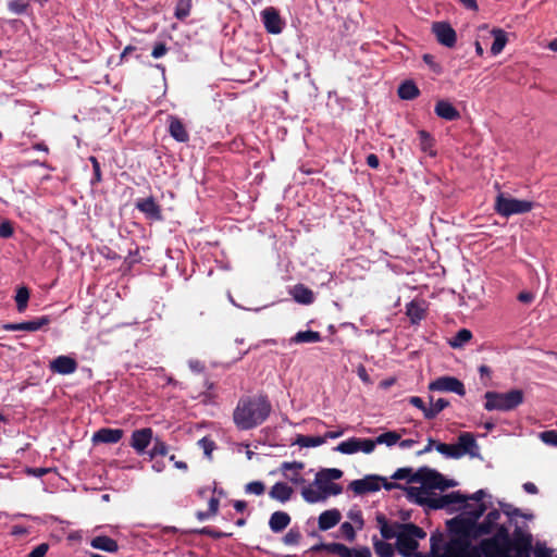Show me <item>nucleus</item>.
Instances as JSON below:
<instances>
[{
  "instance_id": "nucleus-18",
  "label": "nucleus",
  "mask_w": 557,
  "mask_h": 557,
  "mask_svg": "<svg viewBox=\"0 0 557 557\" xmlns=\"http://www.w3.org/2000/svg\"><path fill=\"white\" fill-rule=\"evenodd\" d=\"M304 468L305 463L301 461H284L280 469L288 481L298 485L305 483V479L299 473Z\"/></svg>"
},
{
  "instance_id": "nucleus-52",
  "label": "nucleus",
  "mask_w": 557,
  "mask_h": 557,
  "mask_svg": "<svg viewBox=\"0 0 557 557\" xmlns=\"http://www.w3.org/2000/svg\"><path fill=\"white\" fill-rule=\"evenodd\" d=\"M532 550L534 557H553V549L548 548L544 542H536Z\"/></svg>"
},
{
  "instance_id": "nucleus-42",
  "label": "nucleus",
  "mask_w": 557,
  "mask_h": 557,
  "mask_svg": "<svg viewBox=\"0 0 557 557\" xmlns=\"http://www.w3.org/2000/svg\"><path fill=\"white\" fill-rule=\"evenodd\" d=\"M339 545H341V543H337V542H332V543L321 542L319 544L311 546L308 550H306L304 553V555L307 553H319L321 550H325L329 554L337 556L338 548H341Z\"/></svg>"
},
{
  "instance_id": "nucleus-58",
  "label": "nucleus",
  "mask_w": 557,
  "mask_h": 557,
  "mask_svg": "<svg viewBox=\"0 0 557 557\" xmlns=\"http://www.w3.org/2000/svg\"><path fill=\"white\" fill-rule=\"evenodd\" d=\"M28 3L24 0H13L9 3V9L15 14H22L26 11Z\"/></svg>"
},
{
  "instance_id": "nucleus-25",
  "label": "nucleus",
  "mask_w": 557,
  "mask_h": 557,
  "mask_svg": "<svg viewBox=\"0 0 557 557\" xmlns=\"http://www.w3.org/2000/svg\"><path fill=\"white\" fill-rule=\"evenodd\" d=\"M90 546L95 549H100L107 553H116L119 544L115 540L107 535H98L91 539Z\"/></svg>"
},
{
  "instance_id": "nucleus-14",
  "label": "nucleus",
  "mask_w": 557,
  "mask_h": 557,
  "mask_svg": "<svg viewBox=\"0 0 557 557\" xmlns=\"http://www.w3.org/2000/svg\"><path fill=\"white\" fill-rule=\"evenodd\" d=\"M261 18L268 33H282L284 23L276 9H274L273 7L265 8L261 12Z\"/></svg>"
},
{
  "instance_id": "nucleus-10",
  "label": "nucleus",
  "mask_w": 557,
  "mask_h": 557,
  "mask_svg": "<svg viewBox=\"0 0 557 557\" xmlns=\"http://www.w3.org/2000/svg\"><path fill=\"white\" fill-rule=\"evenodd\" d=\"M380 481H385V478L376 474H370L364 476L363 479L354 480L348 485V488L351 490L357 495L377 492L381 488Z\"/></svg>"
},
{
  "instance_id": "nucleus-22",
  "label": "nucleus",
  "mask_w": 557,
  "mask_h": 557,
  "mask_svg": "<svg viewBox=\"0 0 557 557\" xmlns=\"http://www.w3.org/2000/svg\"><path fill=\"white\" fill-rule=\"evenodd\" d=\"M294 490L285 482H276L269 491L270 498L277 500L282 504L290 500Z\"/></svg>"
},
{
  "instance_id": "nucleus-49",
  "label": "nucleus",
  "mask_w": 557,
  "mask_h": 557,
  "mask_svg": "<svg viewBox=\"0 0 557 557\" xmlns=\"http://www.w3.org/2000/svg\"><path fill=\"white\" fill-rule=\"evenodd\" d=\"M265 485L262 481H251L245 485V492L260 496L264 493Z\"/></svg>"
},
{
  "instance_id": "nucleus-15",
  "label": "nucleus",
  "mask_w": 557,
  "mask_h": 557,
  "mask_svg": "<svg viewBox=\"0 0 557 557\" xmlns=\"http://www.w3.org/2000/svg\"><path fill=\"white\" fill-rule=\"evenodd\" d=\"M50 370L54 373L67 375L77 370V361L70 356H59L50 362Z\"/></svg>"
},
{
  "instance_id": "nucleus-62",
  "label": "nucleus",
  "mask_w": 557,
  "mask_h": 557,
  "mask_svg": "<svg viewBox=\"0 0 557 557\" xmlns=\"http://www.w3.org/2000/svg\"><path fill=\"white\" fill-rule=\"evenodd\" d=\"M49 549V546L47 543H41L37 545L28 555L27 557H45L47 552Z\"/></svg>"
},
{
  "instance_id": "nucleus-54",
  "label": "nucleus",
  "mask_w": 557,
  "mask_h": 557,
  "mask_svg": "<svg viewBox=\"0 0 557 557\" xmlns=\"http://www.w3.org/2000/svg\"><path fill=\"white\" fill-rule=\"evenodd\" d=\"M540 438L546 445L557 447V431H555V430L543 431L540 433Z\"/></svg>"
},
{
  "instance_id": "nucleus-21",
  "label": "nucleus",
  "mask_w": 557,
  "mask_h": 557,
  "mask_svg": "<svg viewBox=\"0 0 557 557\" xmlns=\"http://www.w3.org/2000/svg\"><path fill=\"white\" fill-rule=\"evenodd\" d=\"M406 314L412 324L420 323L426 314V307L423 300H412L406 306Z\"/></svg>"
},
{
  "instance_id": "nucleus-31",
  "label": "nucleus",
  "mask_w": 557,
  "mask_h": 557,
  "mask_svg": "<svg viewBox=\"0 0 557 557\" xmlns=\"http://www.w3.org/2000/svg\"><path fill=\"white\" fill-rule=\"evenodd\" d=\"M397 94L403 100H413L420 95V90L412 81H405L399 85Z\"/></svg>"
},
{
  "instance_id": "nucleus-45",
  "label": "nucleus",
  "mask_w": 557,
  "mask_h": 557,
  "mask_svg": "<svg viewBox=\"0 0 557 557\" xmlns=\"http://www.w3.org/2000/svg\"><path fill=\"white\" fill-rule=\"evenodd\" d=\"M169 451V446L165 442L160 438H154L153 445L149 450L150 459H154L157 456H165Z\"/></svg>"
},
{
  "instance_id": "nucleus-57",
  "label": "nucleus",
  "mask_w": 557,
  "mask_h": 557,
  "mask_svg": "<svg viewBox=\"0 0 557 557\" xmlns=\"http://www.w3.org/2000/svg\"><path fill=\"white\" fill-rule=\"evenodd\" d=\"M331 480L324 474L322 470H320L315 474L314 484L318 486V488L323 493L324 488L327 487V485L331 484Z\"/></svg>"
},
{
  "instance_id": "nucleus-1",
  "label": "nucleus",
  "mask_w": 557,
  "mask_h": 557,
  "mask_svg": "<svg viewBox=\"0 0 557 557\" xmlns=\"http://www.w3.org/2000/svg\"><path fill=\"white\" fill-rule=\"evenodd\" d=\"M495 534L473 548L472 557H531L533 536L516 525L512 535L505 524H498Z\"/></svg>"
},
{
  "instance_id": "nucleus-51",
  "label": "nucleus",
  "mask_w": 557,
  "mask_h": 557,
  "mask_svg": "<svg viewBox=\"0 0 557 557\" xmlns=\"http://www.w3.org/2000/svg\"><path fill=\"white\" fill-rule=\"evenodd\" d=\"M339 530L346 541L351 543L356 540V531L350 522H343Z\"/></svg>"
},
{
  "instance_id": "nucleus-47",
  "label": "nucleus",
  "mask_w": 557,
  "mask_h": 557,
  "mask_svg": "<svg viewBox=\"0 0 557 557\" xmlns=\"http://www.w3.org/2000/svg\"><path fill=\"white\" fill-rule=\"evenodd\" d=\"M191 9V0H178L175 7L174 15L178 20L186 18Z\"/></svg>"
},
{
  "instance_id": "nucleus-12",
  "label": "nucleus",
  "mask_w": 557,
  "mask_h": 557,
  "mask_svg": "<svg viewBox=\"0 0 557 557\" xmlns=\"http://www.w3.org/2000/svg\"><path fill=\"white\" fill-rule=\"evenodd\" d=\"M51 322L49 315H41L34 320L18 322V323H4L2 330L8 332L25 331V332H37L44 326H47Z\"/></svg>"
},
{
  "instance_id": "nucleus-55",
  "label": "nucleus",
  "mask_w": 557,
  "mask_h": 557,
  "mask_svg": "<svg viewBox=\"0 0 557 557\" xmlns=\"http://www.w3.org/2000/svg\"><path fill=\"white\" fill-rule=\"evenodd\" d=\"M499 505L502 511L509 518L510 521H513L516 517L521 515V510L513 507L511 504L499 503Z\"/></svg>"
},
{
  "instance_id": "nucleus-53",
  "label": "nucleus",
  "mask_w": 557,
  "mask_h": 557,
  "mask_svg": "<svg viewBox=\"0 0 557 557\" xmlns=\"http://www.w3.org/2000/svg\"><path fill=\"white\" fill-rule=\"evenodd\" d=\"M198 445L203 449L206 457L211 459L212 451L215 449V443L208 437H202L198 441Z\"/></svg>"
},
{
  "instance_id": "nucleus-4",
  "label": "nucleus",
  "mask_w": 557,
  "mask_h": 557,
  "mask_svg": "<svg viewBox=\"0 0 557 557\" xmlns=\"http://www.w3.org/2000/svg\"><path fill=\"white\" fill-rule=\"evenodd\" d=\"M271 403L267 395L240 397L233 412L238 430L248 431L261 425L270 416Z\"/></svg>"
},
{
  "instance_id": "nucleus-64",
  "label": "nucleus",
  "mask_w": 557,
  "mask_h": 557,
  "mask_svg": "<svg viewBox=\"0 0 557 557\" xmlns=\"http://www.w3.org/2000/svg\"><path fill=\"white\" fill-rule=\"evenodd\" d=\"M166 52H168V48H166L165 44L157 42L152 48L151 55L154 59H159V58L163 57Z\"/></svg>"
},
{
  "instance_id": "nucleus-26",
  "label": "nucleus",
  "mask_w": 557,
  "mask_h": 557,
  "mask_svg": "<svg viewBox=\"0 0 557 557\" xmlns=\"http://www.w3.org/2000/svg\"><path fill=\"white\" fill-rule=\"evenodd\" d=\"M388 540H384L383 537L380 540L376 535L372 537L373 549L377 557H394L396 549V544L393 545L387 542Z\"/></svg>"
},
{
  "instance_id": "nucleus-50",
  "label": "nucleus",
  "mask_w": 557,
  "mask_h": 557,
  "mask_svg": "<svg viewBox=\"0 0 557 557\" xmlns=\"http://www.w3.org/2000/svg\"><path fill=\"white\" fill-rule=\"evenodd\" d=\"M377 445L376 437L372 438H358L359 451L371 454Z\"/></svg>"
},
{
  "instance_id": "nucleus-20",
  "label": "nucleus",
  "mask_w": 557,
  "mask_h": 557,
  "mask_svg": "<svg viewBox=\"0 0 557 557\" xmlns=\"http://www.w3.org/2000/svg\"><path fill=\"white\" fill-rule=\"evenodd\" d=\"M342 513L338 509L333 508L320 513L318 518V528L320 531H327L341 522Z\"/></svg>"
},
{
  "instance_id": "nucleus-6",
  "label": "nucleus",
  "mask_w": 557,
  "mask_h": 557,
  "mask_svg": "<svg viewBox=\"0 0 557 557\" xmlns=\"http://www.w3.org/2000/svg\"><path fill=\"white\" fill-rule=\"evenodd\" d=\"M532 208L533 202L516 199L503 193L498 194L495 200V210L502 216L525 213L531 211Z\"/></svg>"
},
{
  "instance_id": "nucleus-11",
  "label": "nucleus",
  "mask_w": 557,
  "mask_h": 557,
  "mask_svg": "<svg viewBox=\"0 0 557 557\" xmlns=\"http://www.w3.org/2000/svg\"><path fill=\"white\" fill-rule=\"evenodd\" d=\"M432 33L444 47L453 48L457 42L456 30L447 22H434L432 24Z\"/></svg>"
},
{
  "instance_id": "nucleus-41",
  "label": "nucleus",
  "mask_w": 557,
  "mask_h": 557,
  "mask_svg": "<svg viewBox=\"0 0 557 557\" xmlns=\"http://www.w3.org/2000/svg\"><path fill=\"white\" fill-rule=\"evenodd\" d=\"M335 450L345 455L356 454L359 451L358 437H350L347 441L339 443L335 447Z\"/></svg>"
},
{
  "instance_id": "nucleus-17",
  "label": "nucleus",
  "mask_w": 557,
  "mask_h": 557,
  "mask_svg": "<svg viewBox=\"0 0 557 557\" xmlns=\"http://www.w3.org/2000/svg\"><path fill=\"white\" fill-rule=\"evenodd\" d=\"M136 208L146 215L147 219L153 221L162 220V212L160 206L153 197L139 199L136 202Z\"/></svg>"
},
{
  "instance_id": "nucleus-30",
  "label": "nucleus",
  "mask_w": 557,
  "mask_h": 557,
  "mask_svg": "<svg viewBox=\"0 0 557 557\" xmlns=\"http://www.w3.org/2000/svg\"><path fill=\"white\" fill-rule=\"evenodd\" d=\"M463 508L466 509V516H457L456 518H460L463 521H478L486 511L487 506L484 503H479L475 507H472L470 504L462 503Z\"/></svg>"
},
{
  "instance_id": "nucleus-5",
  "label": "nucleus",
  "mask_w": 557,
  "mask_h": 557,
  "mask_svg": "<svg viewBox=\"0 0 557 557\" xmlns=\"http://www.w3.org/2000/svg\"><path fill=\"white\" fill-rule=\"evenodd\" d=\"M484 408L487 411H510L519 407L524 400L522 389H510L506 393L486 392Z\"/></svg>"
},
{
  "instance_id": "nucleus-44",
  "label": "nucleus",
  "mask_w": 557,
  "mask_h": 557,
  "mask_svg": "<svg viewBox=\"0 0 557 557\" xmlns=\"http://www.w3.org/2000/svg\"><path fill=\"white\" fill-rule=\"evenodd\" d=\"M302 498L309 504H315L325 500V496L322 492L313 490L311 486L304 487L301 491Z\"/></svg>"
},
{
  "instance_id": "nucleus-27",
  "label": "nucleus",
  "mask_w": 557,
  "mask_h": 557,
  "mask_svg": "<svg viewBox=\"0 0 557 557\" xmlns=\"http://www.w3.org/2000/svg\"><path fill=\"white\" fill-rule=\"evenodd\" d=\"M405 490L407 492V498L409 502L416 503L421 506H426L429 508L430 498H432L433 496H428V492L424 487L410 486L405 487Z\"/></svg>"
},
{
  "instance_id": "nucleus-23",
  "label": "nucleus",
  "mask_w": 557,
  "mask_h": 557,
  "mask_svg": "<svg viewBox=\"0 0 557 557\" xmlns=\"http://www.w3.org/2000/svg\"><path fill=\"white\" fill-rule=\"evenodd\" d=\"M292 521L290 516L286 511H274L269 519V528L273 533H280L285 530Z\"/></svg>"
},
{
  "instance_id": "nucleus-32",
  "label": "nucleus",
  "mask_w": 557,
  "mask_h": 557,
  "mask_svg": "<svg viewBox=\"0 0 557 557\" xmlns=\"http://www.w3.org/2000/svg\"><path fill=\"white\" fill-rule=\"evenodd\" d=\"M293 297L298 304L310 305L314 301L313 292L302 284L294 287Z\"/></svg>"
},
{
  "instance_id": "nucleus-61",
  "label": "nucleus",
  "mask_w": 557,
  "mask_h": 557,
  "mask_svg": "<svg viewBox=\"0 0 557 557\" xmlns=\"http://www.w3.org/2000/svg\"><path fill=\"white\" fill-rule=\"evenodd\" d=\"M343 492V487L338 483L331 482L330 485H327L326 488H324V492L322 493L325 496V499L331 495H339Z\"/></svg>"
},
{
  "instance_id": "nucleus-29",
  "label": "nucleus",
  "mask_w": 557,
  "mask_h": 557,
  "mask_svg": "<svg viewBox=\"0 0 557 557\" xmlns=\"http://www.w3.org/2000/svg\"><path fill=\"white\" fill-rule=\"evenodd\" d=\"M337 557H372L371 549L368 546L348 547L341 543Z\"/></svg>"
},
{
  "instance_id": "nucleus-35",
  "label": "nucleus",
  "mask_w": 557,
  "mask_h": 557,
  "mask_svg": "<svg viewBox=\"0 0 557 557\" xmlns=\"http://www.w3.org/2000/svg\"><path fill=\"white\" fill-rule=\"evenodd\" d=\"M432 406L424 410V418L426 420L434 419L441 411L449 406V401L445 398H438L435 403H433V397H430Z\"/></svg>"
},
{
  "instance_id": "nucleus-46",
  "label": "nucleus",
  "mask_w": 557,
  "mask_h": 557,
  "mask_svg": "<svg viewBox=\"0 0 557 557\" xmlns=\"http://www.w3.org/2000/svg\"><path fill=\"white\" fill-rule=\"evenodd\" d=\"M193 533H197V534H200V535H207V536L212 537L214 540H220V539L232 536V533H225V532H222L220 530L213 529L211 527H203L201 529L193 531Z\"/></svg>"
},
{
  "instance_id": "nucleus-16",
  "label": "nucleus",
  "mask_w": 557,
  "mask_h": 557,
  "mask_svg": "<svg viewBox=\"0 0 557 557\" xmlns=\"http://www.w3.org/2000/svg\"><path fill=\"white\" fill-rule=\"evenodd\" d=\"M166 123L169 134L173 139L178 143H187L189 140V133L180 117L176 115H169Z\"/></svg>"
},
{
  "instance_id": "nucleus-40",
  "label": "nucleus",
  "mask_w": 557,
  "mask_h": 557,
  "mask_svg": "<svg viewBox=\"0 0 557 557\" xmlns=\"http://www.w3.org/2000/svg\"><path fill=\"white\" fill-rule=\"evenodd\" d=\"M435 449L448 458H455L458 459L462 457V451H459L458 445H449L445 443H437L435 445Z\"/></svg>"
},
{
  "instance_id": "nucleus-38",
  "label": "nucleus",
  "mask_w": 557,
  "mask_h": 557,
  "mask_svg": "<svg viewBox=\"0 0 557 557\" xmlns=\"http://www.w3.org/2000/svg\"><path fill=\"white\" fill-rule=\"evenodd\" d=\"M325 443V437L298 435L294 442L300 447H318Z\"/></svg>"
},
{
  "instance_id": "nucleus-34",
  "label": "nucleus",
  "mask_w": 557,
  "mask_h": 557,
  "mask_svg": "<svg viewBox=\"0 0 557 557\" xmlns=\"http://www.w3.org/2000/svg\"><path fill=\"white\" fill-rule=\"evenodd\" d=\"M418 136H419V140H420V149L429 154L430 157H435L436 156V151L433 149L434 147V139L433 137L430 135V133H428L426 131H419L418 132Z\"/></svg>"
},
{
  "instance_id": "nucleus-3",
  "label": "nucleus",
  "mask_w": 557,
  "mask_h": 557,
  "mask_svg": "<svg viewBox=\"0 0 557 557\" xmlns=\"http://www.w3.org/2000/svg\"><path fill=\"white\" fill-rule=\"evenodd\" d=\"M375 520L384 540L396 539V549L401 557L413 556L419 547V540L426 537V532L414 523H389L383 513H377Z\"/></svg>"
},
{
  "instance_id": "nucleus-56",
  "label": "nucleus",
  "mask_w": 557,
  "mask_h": 557,
  "mask_svg": "<svg viewBox=\"0 0 557 557\" xmlns=\"http://www.w3.org/2000/svg\"><path fill=\"white\" fill-rule=\"evenodd\" d=\"M348 518L357 524V528L361 530L364 525L362 511L360 509H350L347 513Z\"/></svg>"
},
{
  "instance_id": "nucleus-39",
  "label": "nucleus",
  "mask_w": 557,
  "mask_h": 557,
  "mask_svg": "<svg viewBox=\"0 0 557 557\" xmlns=\"http://www.w3.org/2000/svg\"><path fill=\"white\" fill-rule=\"evenodd\" d=\"M16 309L20 313L24 312L27 308L29 300V289L26 286H21L15 295Z\"/></svg>"
},
{
  "instance_id": "nucleus-9",
  "label": "nucleus",
  "mask_w": 557,
  "mask_h": 557,
  "mask_svg": "<svg viewBox=\"0 0 557 557\" xmlns=\"http://www.w3.org/2000/svg\"><path fill=\"white\" fill-rule=\"evenodd\" d=\"M441 480L442 473L428 467L419 468L410 478V482H419L425 490H437Z\"/></svg>"
},
{
  "instance_id": "nucleus-8",
  "label": "nucleus",
  "mask_w": 557,
  "mask_h": 557,
  "mask_svg": "<svg viewBox=\"0 0 557 557\" xmlns=\"http://www.w3.org/2000/svg\"><path fill=\"white\" fill-rule=\"evenodd\" d=\"M467 500V495L461 494L459 491H455L445 495H434L432 498H430L429 508L432 510L447 509V511L451 513L456 509L450 508V505L466 503Z\"/></svg>"
},
{
  "instance_id": "nucleus-13",
  "label": "nucleus",
  "mask_w": 557,
  "mask_h": 557,
  "mask_svg": "<svg viewBox=\"0 0 557 557\" xmlns=\"http://www.w3.org/2000/svg\"><path fill=\"white\" fill-rule=\"evenodd\" d=\"M153 431L151 428H143L133 431L131 435L129 446L135 449L138 455L146 453V449L151 444Z\"/></svg>"
},
{
  "instance_id": "nucleus-7",
  "label": "nucleus",
  "mask_w": 557,
  "mask_h": 557,
  "mask_svg": "<svg viewBox=\"0 0 557 557\" xmlns=\"http://www.w3.org/2000/svg\"><path fill=\"white\" fill-rule=\"evenodd\" d=\"M428 388L432 392H449L459 396L466 395V387L463 383L459 379L449 375H443L435 379L429 383Z\"/></svg>"
},
{
  "instance_id": "nucleus-37",
  "label": "nucleus",
  "mask_w": 557,
  "mask_h": 557,
  "mask_svg": "<svg viewBox=\"0 0 557 557\" xmlns=\"http://www.w3.org/2000/svg\"><path fill=\"white\" fill-rule=\"evenodd\" d=\"M492 33L494 35V41L491 47V52L493 55H497L505 48L507 42V36L506 33L502 29H494Z\"/></svg>"
},
{
  "instance_id": "nucleus-43",
  "label": "nucleus",
  "mask_w": 557,
  "mask_h": 557,
  "mask_svg": "<svg viewBox=\"0 0 557 557\" xmlns=\"http://www.w3.org/2000/svg\"><path fill=\"white\" fill-rule=\"evenodd\" d=\"M401 434L396 431H387L376 436L377 445L384 444L388 447L399 442Z\"/></svg>"
},
{
  "instance_id": "nucleus-60",
  "label": "nucleus",
  "mask_w": 557,
  "mask_h": 557,
  "mask_svg": "<svg viewBox=\"0 0 557 557\" xmlns=\"http://www.w3.org/2000/svg\"><path fill=\"white\" fill-rule=\"evenodd\" d=\"M413 475L411 468H399L391 476L393 480H405L410 482V478Z\"/></svg>"
},
{
  "instance_id": "nucleus-28",
  "label": "nucleus",
  "mask_w": 557,
  "mask_h": 557,
  "mask_svg": "<svg viewBox=\"0 0 557 557\" xmlns=\"http://www.w3.org/2000/svg\"><path fill=\"white\" fill-rule=\"evenodd\" d=\"M457 445L459 447V451H462V456L466 454H469L471 456L476 455V453L474 450L478 449V444L475 442L474 436L471 433H469V432L461 433L458 437Z\"/></svg>"
},
{
  "instance_id": "nucleus-48",
  "label": "nucleus",
  "mask_w": 557,
  "mask_h": 557,
  "mask_svg": "<svg viewBox=\"0 0 557 557\" xmlns=\"http://www.w3.org/2000/svg\"><path fill=\"white\" fill-rule=\"evenodd\" d=\"M301 540V533L298 528H290L283 536L282 542L287 546L298 545Z\"/></svg>"
},
{
  "instance_id": "nucleus-33",
  "label": "nucleus",
  "mask_w": 557,
  "mask_h": 557,
  "mask_svg": "<svg viewBox=\"0 0 557 557\" xmlns=\"http://www.w3.org/2000/svg\"><path fill=\"white\" fill-rule=\"evenodd\" d=\"M322 336L319 332L307 330L297 332L292 338V344L318 343L321 342Z\"/></svg>"
},
{
  "instance_id": "nucleus-24",
  "label": "nucleus",
  "mask_w": 557,
  "mask_h": 557,
  "mask_svg": "<svg viewBox=\"0 0 557 557\" xmlns=\"http://www.w3.org/2000/svg\"><path fill=\"white\" fill-rule=\"evenodd\" d=\"M434 111L438 117L446 121H454L460 116L458 110L447 100H438Z\"/></svg>"
},
{
  "instance_id": "nucleus-2",
  "label": "nucleus",
  "mask_w": 557,
  "mask_h": 557,
  "mask_svg": "<svg viewBox=\"0 0 557 557\" xmlns=\"http://www.w3.org/2000/svg\"><path fill=\"white\" fill-rule=\"evenodd\" d=\"M446 524L451 539L446 544L444 557L474 556L473 548H476V545H472V540H476L482 535H488L496 528L487 518H484L482 522L451 518Z\"/></svg>"
},
{
  "instance_id": "nucleus-59",
  "label": "nucleus",
  "mask_w": 557,
  "mask_h": 557,
  "mask_svg": "<svg viewBox=\"0 0 557 557\" xmlns=\"http://www.w3.org/2000/svg\"><path fill=\"white\" fill-rule=\"evenodd\" d=\"M89 161L91 162L92 164V170H94V177L91 178V184H96V183H100L101 182V169H100V163L99 161L97 160L96 157H89Z\"/></svg>"
},
{
  "instance_id": "nucleus-19",
  "label": "nucleus",
  "mask_w": 557,
  "mask_h": 557,
  "mask_svg": "<svg viewBox=\"0 0 557 557\" xmlns=\"http://www.w3.org/2000/svg\"><path fill=\"white\" fill-rule=\"evenodd\" d=\"M124 431L122 429L102 428L94 433V443L115 444L123 437Z\"/></svg>"
},
{
  "instance_id": "nucleus-63",
  "label": "nucleus",
  "mask_w": 557,
  "mask_h": 557,
  "mask_svg": "<svg viewBox=\"0 0 557 557\" xmlns=\"http://www.w3.org/2000/svg\"><path fill=\"white\" fill-rule=\"evenodd\" d=\"M51 471V468H26L25 472L35 478H42Z\"/></svg>"
},
{
  "instance_id": "nucleus-36",
  "label": "nucleus",
  "mask_w": 557,
  "mask_h": 557,
  "mask_svg": "<svg viewBox=\"0 0 557 557\" xmlns=\"http://www.w3.org/2000/svg\"><path fill=\"white\" fill-rule=\"evenodd\" d=\"M472 338V333L468 329H460L448 342L453 348H461Z\"/></svg>"
}]
</instances>
